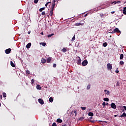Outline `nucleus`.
Returning <instances> with one entry per match:
<instances>
[{
	"label": "nucleus",
	"instance_id": "obj_26",
	"mask_svg": "<svg viewBox=\"0 0 126 126\" xmlns=\"http://www.w3.org/2000/svg\"><path fill=\"white\" fill-rule=\"evenodd\" d=\"M124 59V54H121L120 55V60H123Z\"/></svg>",
	"mask_w": 126,
	"mask_h": 126
},
{
	"label": "nucleus",
	"instance_id": "obj_17",
	"mask_svg": "<svg viewBox=\"0 0 126 126\" xmlns=\"http://www.w3.org/2000/svg\"><path fill=\"white\" fill-rule=\"evenodd\" d=\"M36 89L38 90H41V89H42V88L41 87V86H40V85H37Z\"/></svg>",
	"mask_w": 126,
	"mask_h": 126
},
{
	"label": "nucleus",
	"instance_id": "obj_6",
	"mask_svg": "<svg viewBox=\"0 0 126 126\" xmlns=\"http://www.w3.org/2000/svg\"><path fill=\"white\" fill-rule=\"evenodd\" d=\"M38 101L39 104H41V105H44V100H43V99L39 98L38 99Z\"/></svg>",
	"mask_w": 126,
	"mask_h": 126
},
{
	"label": "nucleus",
	"instance_id": "obj_54",
	"mask_svg": "<svg viewBox=\"0 0 126 126\" xmlns=\"http://www.w3.org/2000/svg\"><path fill=\"white\" fill-rule=\"evenodd\" d=\"M48 3H46V4H45V6H47V5H48Z\"/></svg>",
	"mask_w": 126,
	"mask_h": 126
},
{
	"label": "nucleus",
	"instance_id": "obj_43",
	"mask_svg": "<svg viewBox=\"0 0 126 126\" xmlns=\"http://www.w3.org/2000/svg\"><path fill=\"white\" fill-rule=\"evenodd\" d=\"M52 126H57V124H56V123H54L52 124Z\"/></svg>",
	"mask_w": 126,
	"mask_h": 126
},
{
	"label": "nucleus",
	"instance_id": "obj_35",
	"mask_svg": "<svg viewBox=\"0 0 126 126\" xmlns=\"http://www.w3.org/2000/svg\"><path fill=\"white\" fill-rule=\"evenodd\" d=\"M81 108L82 109V110H83V111L86 110V107H81Z\"/></svg>",
	"mask_w": 126,
	"mask_h": 126
},
{
	"label": "nucleus",
	"instance_id": "obj_21",
	"mask_svg": "<svg viewBox=\"0 0 126 126\" xmlns=\"http://www.w3.org/2000/svg\"><path fill=\"white\" fill-rule=\"evenodd\" d=\"M88 116H90V117H93V116H94V114H93L92 112H89Z\"/></svg>",
	"mask_w": 126,
	"mask_h": 126
},
{
	"label": "nucleus",
	"instance_id": "obj_15",
	"mask_svg": "<svg viewBox=\"0 0 126 126\" xmlns=\"http://www.w3.org/2000/svg\"><path fill=\"white\" fill-rule=\"evenodd\" d=\"M53 13H54V10L51 9V10H50V13L49 14V15H50V16L52 17Z\"/></svg>",
	"mask_w": 126,
	"mask_h": 126
},
{
	"label": "nucleus",
	"instance_id": "obj_59",
	"mask_svg": "<svg viewBox=\"0 0 126 126\" xmlns=\"http://www.w3.org/2000/svg\"><path fill=\"white\" fill-rule=\"evenodd\" d=\"M91 119H92V117H91Z\"/></svg>",
	"mask_w": 126,
	"mask_h": 126
},
{
	"label": "nucleus",
	"instance_id": "obj_37",
	"mask_svg": "<svg viewBox=\"0 0 126 126\" xmlns=\"http://www.w3.org/2000/svg\"><path fill=\"white\" fill-rule=\"evenodd\" d=\"M75 40V35H74L72 38V41H74Z\"/></svg>",
	"mask_w": 126,
	"mask_h": 126
},
{
	"label": "nucleus",
	"instance_id": "obj_2",
	"mask_svg": "<svg viewBox=\"0 0 126 126\" xmlns=\"http://www.w3.org/2000/svg\"><path fill=\"white\" fill-rule=\"evenodd\" d=\"M107 68L109 70H111L113 68V66L112 65V64L110 63H107Z\"/></svg>",
	"mask_w": 126,
	"mask_h": 126
},
{
	"label": "nucleus",
	"instance_id": "obj_22",
	"mask_svg": "<svg viewBox=\"0 0 126 126\" xmlns=\"http://www.w3.org/2000/svg\"><path fill=\"white\" fill-rule=\"evenodd\" d=\"M55 6H56V3H52V7L51 9L54 10V9L55 8Z\"/></svg>",
	"mask_w": 126,
	"mask_h": 126
},
{
	"label": "nucleus",
	"instance_id": "obj_51",
	"mask_svg": "<svg viewBox=\"0 0 126 126\" xmlns=\"http://www.w3.org/2000/svg\"><path fill=\"white\" fill-rule=\"evenodd\" d=\"M31 33V31H30L28 32V34H30Z\"/></svg>",
	"mask_w": 126,
	"mask_h": 126
},
{
	"label": "nucleus",
	"instance_id": "obj_34",
	"mask_svg": "<svg viewBox=\"0 0 126 126\" xmlns=\"http://www.w3.org/2000/svg\"><path fill=\"white\" fill-rule=\"evenodd\" d=\"M2 95L4 98H5L6 97V94L5 93H3Z\"/></svg>",
	"mask_w": 126,
	"mask_h": 126
},
{
	"label": "nucleus",
	"instance_id": "obj_4",
	"mask_svg": "<svg viewBox=\"0 0 126 126\" xmlns=\"http://www.w3.org/2000/svg\"><path fill=\"white\" fill-rule=\"evenodd\" d=\"M88 64V61H87V60H84L82 63V65L83 66H85V65H87Z\"/></svg>",
	"mask_w": 126,
	"mask_h": 126
},
{
	"label": "nucleus",
	"instance_id": "obj_23",
	"mask_svg": "<svg viewBox=\"0 0 126 126\" xmlns=\"http://www.w3.org/2000/svg\"><path fill=\"white\" fill-rule=\"evenodd\" d=\"M54 101V98H53V97H51L49 98V102H50L51 103H53Z\"/></svg>",
	"mask_w": 126,
	"mask_h": 126
},
{
	"label": "nucleus",
	"instance_id": "obj_32",
	"mask_svg": "<svg viewBox=\"0 0 126 126\" xmlns=\"http://www.w3.org/2000/svg\"><path fill=\"white\" fill-rule=\"evenodd\" d=\"M104 101H105L106 102H109V98H104L103 99Z\"/></svg>",
	"mask_w": 126,
	"mask_h": 126
},
{
	"label": "nucleus",
	"instance_id": "obj_45",
	"mask_svg": "<svg viewBox=\"0 0 126 126\" xmlns=\"http://www.w3.org/2000/svg\"><path fill=\"white\" fill-rule=\"evenodd\" d=\"M53 67H57V64H53Z\"/></svg>",
	"mask_w": 126,
	"mask_h": 126
},
{
	"label": "nucleus",
	"instance_id": "obj_25",
	"mask_svg": "<svg viewBox=\"0 0 126 126\" xmlns=\"http://www.w3.org/2000/svg\"><path fill=\"white\" fill-rule=\"evenodd\" d=\"M54 35H55V34L51 33V34H48L47 35V37H48V38H51V37H52V36H54Z\"/></svg>",
	"mask_w": 126,
	"mask_h": 126
},
{
	"label": "nucleus",
	"instance_id": "obj_14",
	"mask_svg": "<svg viewBox=\"0 0 126 126\" xmlns=\"http://www.w3.org/2000/svg\"><path fill=\"white\" fill-rule=\"evenodd\" d=\"M114 3V4H117V3H121V1H114V2H112V4Z\"/></svg>",
	"mask_w": 126,
	"mask_h": 126
},
{
	"label": "nucleus",
	"instance_id": "obj_30",
	"mask_svg": "<svg viewBox=\"0 0 126 126\" xmlns=\"http://www.w3.org/2000/svg\"><path fill=\"white\" fill-rule=\"evenodd\" d=\"M120 64H121V65H123V64H125V63L124 62V61H121L120 62Z\"/></svg>",
	"mask_w": 126,
	"mask_h": 126
},
{
	"label": "nucleus",
	"instance_id": "obj_10",
	"mask_svg": "<svg viewBox=\"0 0 126 126\" xmlns=\"http://www.w3.org/2000/svg\"><path fill=\"white\" fill-rule=\"evenodd\" d=\"M111 107V108H112V109H116V104H115L114 103H112Z\"/></svg>",
	"mask_w": 126,
	"mask_h": 126
},
{
	"label": "nucleus",
	"instance_id": "obj_24",
	"mask_svg": "<svg viewBox=\"0 0 126 126\" xmlns=\"http://www.w3.org/2000/svg\"><path fill=\"white\" fill-rule=\"evenodd\" d=\"M40 45H42L43 47H46V42H41L40 43Z\"/></svg>",
	"mask_w": 126,
	"mask_h": 126
},
{
	"label": "nucleus",
	"instance_id": "obj_58",
	"mask_svg": "<svg viewBox=\"0 0 126 126\" xmlns=\"http://www.w3.org/2000/svg\"><path fill=\"white\" fill-rule=\"evenodd\" d=\"M0 106H1V105L0 104Z\"/></svg>",
	"mask_w": 126,
	"mask_h": 126
},
{
	"label": "nucleus",
	"instance_id": "obj_19",
	"mask_svg": "<svg viewBox=\"0 0 126 126\" xmlns=\"http://www.w3.org/2000/svg\"><path fill=\"white\" fill-rule=\"evenodd\" d=\"M104 92H105L106 94H107V95H110V93H111V92H110V91L105 90H104Z\"/></svg>",
	"mask_w": 126,
	"mask_h": 126
},
{
	"label": "nucleus",
	"instance_id": "obj_48",
	"mask_svg": "<svg viewBox=\"0 0 126 126\" xmlns=\"http://www.w3.org/2000/svg\"><path fill=\"white\" fill-rule=\"evenodd\" d=\"M115 72H116V73H119V71L118 70H116L115 71Z\"/></svg>",
	"mask_w": 126,
	"mask_h": 126
},
{
	"label": "nucleus",
	"instance_id": "obj_5",
	"mask_svg": "<svg viewBox=\"0 0 126 126\" xmlns=\"http://www.w3.org/2000/svg\"><path fill=\"white\" fill-rule=\"evenodd\" d=\"M11 52V49L10 48H8L5 50V53L7 55H8V54H10Z\"/></svg>",
	"mask_w": 126,
	"mask_h": 126
},
{
	"label": "nucleus",
	"instance_id": "obj_46",
	"mask_svg": "<svg viewBox=\"0 0 126 126\" xmlns=\"http://www.w3.org/2000/svg\"><path fill=\"white\" fill-rule=\"evenodd\" d=\"M123 13H124V14H125V15H126V11H124V10H123Z\"/></svg>",
	"mask_w": 126,
	"mask_h": 126
},
{
	"label": "nucleus",
	"instance_id": "obj_16",
	"mask_svg": "<svg viewBox=\"0 0 126 126\" xmlns=\"http://www.w3.org/2000/svg\"><path fill=\"white\" fill-rule=\"evenodd\" d=\"M51 61H52V59L48 58L47 60H46V62L48 63H51Z\"/></svg>",
	"mask_w": 126,
	"mask_h": 126
},
{
	"label": "nucleus",
	"instance_id": "obj_7",
	"mask_svg": "<svg viewBox=\"0 0 126 126\" xmlns=\"http://www.w3.org/2000/svg\"><path fill=\"white\" fill-rule=\"evenodd\" d=\"M114 117H121V118L123 117H126V113H123L122 115H114Z\"/></svg>",
	"mask_w": 126,
	"mask_h": 126
},
{
	"label": "nucleus",
	"instance_id": "obj_13",
	"mask_svg": "<svg viewBox=\"0 0 126 126\" xmlns=\"http://www.w3.org/2000/svg\"><path fill=\"white\" fill-rule=\"evenodd\" d=\"M57 123H59L60 124H61V123H63V120L62 119L59 118V119H57Z\"/></svg>",
	"mask_w": 126,
	"mask_h": 126
},
{
	"label": "nucleus",
	"instance_id": "obj_52",
	"mask_svg": "<svg viewBox=\"0 0 126 126\" xmlns=\"http://www.w3.org/2000/svg\"><path fill=\"white\" fill-rule=\"evenodd\" d=\"M0 99H2V95H0Z\"/></svg>",
	"mask_w": 126,
	"mask_h": 126
},
{
	"label": "nucleus",
	"instance_id": "obj_33",
	"mask_svg": "<svg viewBox=\"0 0 126 126\" xmlns=\"http://www.w3.org/2000/svg\"><path fill=\"white\" fill-rule=\"evenodd\" d=\"M84 119H85V117H80V118L79 119V120H80V121H82V120H84Z\"/></svg>",
	"mask_w": 126,
	"mask_h": 126
},
{
	"label": "nucleus",
	"instance_id": "obj_38",
	"mask_svg": "<svg viewBox=\"0 0 126 126\" xmlns=\"http://www.w3.org/2000/svg\"><path fill=\"white\" fill-rule=\"evenodd\" d=\"M26 74H30V71H29V70H27L26 71Z\"/></svg>",
	"mask_w": 126,
	"mask_h": 126
},
{
	"label": "nucleus",
	"instance_id": "obj_11",
	"mask_svg": "<svg viewBox=\"0 0 126 126\" xmlns=\"http://www.w3.org/2000/svg\"><path fill=\"white\" fill-rule=\"evenodd\" d=\"M75 25V26H80V25H84V23H77Z\"/></svg>",
	"mask_w": 126,
	"mask_h": 126
},
{
	"label": "nucleus",
	"instance_id": "obj_53",
	"mask_svg": "<svg viewBox=\"0 0 126 126\" xmlns=\"http://www.w3.org/2000/svg\"><path fill=\"white\" fill-rule=\"evenodd\" d=\"M55 2H56V0H53V3H55Z\"/></svg>",
	"mask_w": 126,
	"mask_h": 126
},
{
	"label": "nucleus",
	"instance_id": "obj_55",
	"mask_svg": "<svg viewBox=\"0 0 126 126\" xmlns=\"http://www.w3.org/2000/svg\"><path fill=\"white\" fill-rule=\"evenodd\" d=\"M62 126H66V125L65 124L64 125H62Z\"/></svg>",
	"mask_w": 126,
	"mask_h": 126
},
{
	"label": "nucleus",
	"instance_id": "obj_57",
	"mask_svg": "<svg viewBox=\"0 0 126 126\" xmlns=\"http://www.w3.org/2000/svg\"><path fill=\"white\" fill-rule=\"evenodd\" d=\"M87 16V14H86L85 15V16Z\"/></svg>",
	"mask_w": 126,
	"mask_h": 126
},
{
	"label": "nucleus",
	"instance_id": "obj_41",
	"mask_svg": "<svg viewBox=\"0 0 126 126\" xmlns=\"http://www.w3.org/2000/svg\"><path fill=\"white\" fill-rule=\"evenodd\" d=\"M38 1H39V0H34V2L35 3H38Z\"/></svg>",
	"mask_w": 126,
	"mask_h": 126
},
{
	"label": "nucleus",
	"instance_id": "obj_29",
	"mask_svg": "<svg viewBox=\"0 0 126 126\" xmlns=\"http://www.w3.org/2000/svg\"><path fill=\"white\" fill-rule=\"evenodd\" d=\"M45 7H42L39 9V11L40 12H42V11H43V10H44L45 9Z\"/></svg>",
	"mask_w": 126,
	"mask_h": 126
},
{
	"label": "nucleus",
	"instance_id": "obj_12",
	"mask_svg": "<svg viewBox=\"0 0 126 126\" xmlns=\"http://www.w3.org/2000/svg\"><path fill=\"white\" fill-rule=\"evenodd\" d=\"M121 111H126V106H122L121 107Z\"/></svg>",
	"mask_w": 126,
	"mask_h": 126
},
{
	"label": "nucleus",
	"instance_id": "obj_3",
	"mask_svg": "<svg viewBox=\"0 0 126 126\" xmlns=\"http://www.w3.org/2000/svg\"><path fill=\"white\" fill-rule=\"evenodd\" d=\"M76 63H77V64H81V59H80V57H78L77 58V62Z\"/></svg>",
	"mask_w": 126,
	"mask_h": 126
},
{
	"label": "nucleus",
	"instance_id": "obj_1",
	"mask_svg": "<svg viewBox=\"0 0 126 126\" xmlns=\"http://www.w3.org/2000/svg\"><path fill=\"white\" fill-rule=\"evenodd\" d=\"M110 33L112 34H114V33H121V31H120L118 28H116L115 29Z\"/></svg>",
	"mask_w": 126,
	"mask_h": 126
},
{
	"label": "nucleus",
	"instance_id": "obj_50",
	"mask_svg": "<svg viewBox=\"0 0 126 126\" xmlns=\"http://www.w3.org/2000/svg\"><path fill=\"white\" fill-rule=\"evenodd\" d=\"M40 34H41V35H44V32H42Z\"/></svg>",
	"mask_w": 126,
	"mask_h": 126
},
{
	"label": "nucleus",
	"instance_id": "obj_28",
	"mask_svg": "<svg viewBox=\"0 0 126 126\" xmlns=\"http://www.w3.org/2000/svg\"><path fill=\"white\" fill-rule=\"evenodd\" d=\"M103 47H106L107 46H108V43L107 42H104L103 44Z\"/></svg>",
	"mask_w": 126,
	"mask_h": 126
},
{
	"label": "nucleus",
	"instance_id": "obj_27",
	"mask_svg": "<svg viewBox=\"0 0 126 126\" xmlns=\"http://www.w3.org/2000/svg\"><path fill=\"white\" fill-rule=\"evenodd\" d=\"M109 103H108V102H103L102 103V106H107V105H108Z\"/></svg>",
	"mask_w": 126,
	"mask_h": 126
},
{
	"label": "nucleus",
	"instance_id": "obj_47",
	"mask_svg": "<svg viewBox=\"0 0 126 126\" xmlns=\"http://www.w3.org/2000/svg\"><path fill=\"white\" fill-rule=\"evenodd\" d=\"M123 10H124V11H126V7H125L124 8Z\"/></svg>",
	"mask_w": 126,
	"mask_h": 126
},
{
	"label": "nucleus",
	"instance_id": "obj_36",
	"mask_svg": "<svg viewBox=\"0 0 126 126\" xmlns=\"http://www.w3.org/2000/svg\"><path fill=\"white\" fill-rule=\"evenodd\" d=\"M87 90H89L90 89V85H88L87 87Z\"/></svg>",
	"mask_w": 126,
	"mask_h": 126
},
{
	"label": "nucleus",
	"instance_id": "obj_9",
	"mask_svg": "<svg viewBox=\"0 0 126 126\" xmlns=\"http://www.w3.org/2000/svg\"><path fill=\"white\" fill-rule=\"evenodd\" d=\"M41 62L42 63H46L47 62V60H46L44 58H42Z\"/></svg>",
	"mask_w": 126,
	"mask_h": 126
},
{
	"label": "nucleus",
	"instance_id": "obj_42",
	"mask_svg": "<svg viewBox=\"0 0 126 126\" xmlns=\"http://www.w3.org/2000/svg\"><path fill=\"white\" fill-rule=\"evenodd\" d=\"M72 113H73L74 114H75V116H76V111H72Z\"/></svg>",
	"mask_w": 126,
	"mask_h": 126
},
{
	"label": "nucleus",
	"instance_id": "obj_31",
	"mask_svg": "<svg viewBox=\"0 0 126 126\" xmlns=\"http://www.w3.org/2000/svg\"><path fill=\"white\" fill-rule=\"evenodd\" d=\"M66 51H67V50H66V48H63L62 49V52H63V53H65V52H66Z\"/></svg>",
	"mask_w": 126,
	"mask_h": 126
},
{
	"label": "nucleus",
	"instance_id": "obj_40",
	"mask_svg": "<svg viewBox=\"0 0 126 126\" xmlns=\"http://www.w3.org/2000/svg\"><path fill=\"white\" fill-rule=\"evenodd\" d=\"M34 82H35V80L34 79H32V84H34Z\"/></svg>",
	"mask_w": 126,
	"mask_h": 126
},
{
	"label": "nucleus",
	"instance_id": "obj_8",
	"mask_svg": "<svg viewBox=\"0 0 126 126\" xmlns=\"http://www.w3.org/2000/svg\"><path fill=\"white\" fill-rule=\"evenodd\" d=\"M100 17L102 18V17H104V16H108V14L107 13H101L100 15Z\"/></svg>",
	"mask_w": 126,
	"mask_h": 126
},
{
	"label": "nucleus",
	"instance_id": "obj_44",
	"mask_svg": "<svg viewBox=\"0 0 126 126\" xmlns=\"http://www.w3.org/2000/svg\"><path fill=\"white\" fill-rule=\"evenodd\" d=\"M45 11H43L42 13H41V14H42V15H45Z\"/></svg>",
	"mask_w": 126,
	"mask_h": 126
},
{
	"label": "nucleus",
	"instance_id": "obj_60",
	"mask_svg": "<svg viewBox=\"0 0 126 126\" xmlns=\"http://www.w3.org/2000/svg\"><path fill=\"white\" fill-rule=\"evenodd\" d=\"M99 122H102V121H99Z\"/></svg>",
	"mask_w": 126,
	"mask_h": 126
},
{
	"label": "nucleus",
	"instance_id": "obj_20",
	"mask_svg": "<svg viewBox=\"0 0 126 126\" xmlns=\"http://www.w3.org/2000/svg\"><path fill=\"white\" fill-rule=\"evenodd\" d=\"M10 64L11 66H12V67H15V65L14 64V63L12 61H10Z\"/></svg>",
	"mask_w": 126,
	"mask_h": 126
},
{
	"label": "nucleus",
	"instance_id": "obj_49",
	"mask_svg": "<svg viewBox=\"0 0 126 126\" xmlns=\"http://www.w3.org/2000/svg\"><path fill=\"white\" fill-rule=\"evenodd\" d=\"M114 13H115V11H112V12H111V13L112 14H114Z\"/></svg>",
	"mask_w": 126,
	"mask_h": 126
},
{
	"label": "nucleus",
	"instance_id": "obj_18",
	"mask_svg": "<svg viewBox=\"0 0 126 126\" xmlns=\"http://www.w3.org/2000/svg\"><path fill=\"white\" fill-rule=\"evenodd\" d=\"M30 47H31V43H29L27 46H26V48L27 49H29L30 48Z\"/></svg>",
	"mask_w": 126,
	"mask_h": 126
},
{
	"label": "nucleus",
	"instance_id": "obj_39",
	"mask_svg": "<svg viewBox=\"0 0 126 126\" xmlns=\"http://www.w3.org/2000/svg\"><path fill=\"white\" fill-rule=\"evenodd\" d=\"M116 86H120V82L118 81Z\"/></svg>",
	"mask_w": 126,
	"mask_h": 126
},
{
	"label": "nucleus",
	"instance_id": "obj_56",
	"mask_svg": "<svg viewBox=\"0 0 126 126\" xmlns=\"http://www.w3.org/2000/svg\"><path fill=\"white\" fill-rule=\"evenodd\" d=\"M47 3L49 4V3H51V2H48Z\"/></svg>",
	"mask_w": 126,
	"mask_h": 126
}]
</instances>
